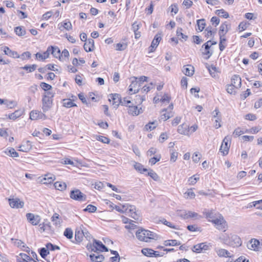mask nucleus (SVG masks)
Wrapping results in <instances>:
<instances>
[{"instance_id":"nucleus-1","label":"nucleus","mask_w":262,"mask_h":262,"mask_svg":"<svg viewBox=\"0 0 262 262\" xmlns=\"http://www.w3.org/2000/svg\"><path fill=\"white\" fill-rule=\"evenodd\" d=\"M219 238L225 244L233 247H238L242 243L240 237L237 235L232 233H225L222 234Z\"/></svg>"},{"instance_id":"nucleus-2","label":"nucleus","mask_w":262,"mask_h":262,"mask_svg":"<svg viewBox=\"0 0 262 262\" xmlns=\"http://www.w3.org/2000/svg\"><path fill=\"white\" fill-rule=\"evenodd\" d=\"M136 236L139 241L146 243L151 242L152 240H157L158 238L156 233L142 228L136 231Z\"/></svg>"},{"instance_id":"nucleus-3","label":"nucleus","mask_w":262,"mask_h":262,"mask_svg":"<svg viewBox=\"0 0 262 262\" xmlns=\"http://www.w3.org/2000/svg\"><path fill=\"white\" fill-rule=\"evenodd\" d=\"M211 222L220 230L225 231L227 228V223L221 214L217 213L213 220H211Z\"/></svg>"},{"instance_id":"nucleus-4","label":"nucleus","mask_w":262,"mask_h":262,"mask_svg":"<svg viewBox=\"0 0 262 262\" xmlns=\"http://www.w3.org/2000/svg\"><path fill=\"white\" fill-rule=\"evenodd\" d=\"M86 248L88 250L94 252L108 251L106 247L103 245L101 242L97 241L95 239H94L93 244H88Z\"/></svg>"},{"instance_id":"nucleus-5","label":"nucleus","mask_w":262,"mask_h":262,"mask_svg":"<svg viewBox=\"0 0 262 262\" xmlns=\"http://www.w3.org/2000/svg\"><path fill=\"white\" fill-rule=\"evenodd\" d=\"M212 120L213 121L214 127L217 129L221 127L222 117L219 110L216 108L211 113Z\"/></svg>"},{"instance_id":"nucleus-6","label":"nucleus","mask_w":262,"mask_h":262,"mask_svg":"<svg viewBox=\"0 0 262 262\" xmlns=\"http://www.w3.org/2000/svg\"><path fill=\"white\" fill-rule=\"evenodd\" d=\"M211 245L210 243H202L194 245L192 248L194 252L200 253L210 249Z\"/></svg>"},{"instance_id":"nucleus-7","label":"nucleus","mask_w":262,"mask_h":262,"mask_svg":"<svg viewBox=\"0 0 262 262\" xmlns=\"http://www.w3.org/2000/svg\"><path fill=\"white\" fill-rule=\"evenodd\" d=\"M231 139L229 136H226L223 140L221 145L220 151L222 153L223 156L227 155L229 152L230 146Z\"/></svg>"},{"instance_id":"nucleus-8","label":"nucleus","mask_w":262,"mask_h":262,"mask_svg":"<svg viewBox=\"0 0 262 262\" xmlns=\"http://www.w3.org/2000/svg\"><path fill=\"white\" fill-rule=\"evenodd\" d=\"M70 198L75 201L83 202L86 201V195L79 189L73 190L70 192Z\"/></svg>"},{"instance_id":"nucleus-9","label":"nucleus","mask_w":262,"mask_h":262,"mask_svg":"<svg viewBox=\"0 0 262 262\" xmlns=\"http://www.w3.org/2000/svg\"><path fill=\"white\" fill-rule=\"evenodd\" d=\"M26 217L28 222L33 226L39 225L41 221V217L39 215L32 213H27Z\"/></svg>"},{"instance_id":"nucleus-10","label":"nucleus","mask_w":262,"mask_h":262,"mask_svg":"<svg viewBox=\"0 0 262 262\" xmlns=\"http://www.w3.org/2000/svg\"><path fill=\"white\" fill-rule=\"evenodd\" d=\"M124 213L134 219H138V215L136 213V207L128 204H125V208Z\"/></svg>"},{"instance_id":"nucleus-11","label":"nucleus","mask_w":262,"mask_h":262,"mask_svg":"<svg viewBox=\"0 0 262 262\" xmlns=\"http://www.w3.org/2000/svg\"><path fill=\"white\" fill-rule=\"evenodd\" d=\"M86 238H90V234L88 232H84L81 229H76L75 234V238L77 242H80L82 241L83 237Z\"/></svg>"},{"instance_id":"nucleus-12","label":"nucleus","mask_w":262,"mask_h":262,"mask_svg":"<svg viewBox=\"0 0 262 262\" xmlns=\"http://www.w3.org/2000/svg\"><path fill=\"white\" fill-rule=\"evenodd\" d=\"M55 176L51 173H48L43 177L38 178L39 181L44 184H49L52 183L55 180Z\"/></svg>"},{"instance_id":"nucleus-13","label":"nucleus","mask_w":262,"mask_h":262,"mask_svg":"<svg viewBox=\"0 0 262 262\" xmlns=\"http://www.w3.org/2000/svg\"><path fill=\"white\" fill-rule=\"evenodd\" d=\"M173 106L172 103H171L168 106L169 111H167V109H164L162 110L160 116L161 120L166 121L172 116V113L171 111L173 109Z\"/></svg>"},{"instance_id":"nucleus-14","label":"nucleus","mask_w":262,"mask_h":262,"mask_svg":"<svg viewBox=\"0 0 262 262\" xmlns=\"http://www.w3.org/2000/svg\"><path fill=\"white\" fill-rule=\"evenodd\" d=\"M47 118L43 113L38 111H32L30 113V119L33 120H45Z\"/></svg>"},{"instance_id":"nucleus-15","label":"nucleus","mask_w":262,"mask_h":262,"mask_svg":"<svg viewBox=\"0 0 262 262\" xmlns=\"http://www.w3.org/2000/svg\"><path fill=\"white\" fill-rule=\"evenodd\" d=\"M121 97L118 94H111L108 96V100L112 102L115 108H117L121 103Z\"/></svg>"},{"instance_id":"nucleus-16","label":"nucleus","mask_w":262,"mask_h":262,"mask_svg":"<svg viewBox=\"0 0 262 262\" xmlns=\"http://www.w3.org/2000/svg\"><path fill=\"white\" fill-rule=\"evenodd\" d=\"M140 86V83L138 81L137 78H134V80L132 81L131 84L129 86V93L133 94L138 93Z\"/></svg>"},{"instance_id":"nucleus-17","label":"nucleus","mask_w":262,"mask_h":262,"mask_svg":"<svg viewBox=\"0 0 262 262\" xmlns=\"http://www.w3.org/2000/svg\"><path fill=\"white\" fill-rule=\"evenodd\" d=\"M161 39H162V33H159L155 36L154 38L151 42V46L149 47L150 52H152L155 50V49L157 48V47L159 45Z\"/></svg>"},{"instance_id":"nucleus-18","label":"nucleus","mask_w":262,"mask_h":262,"mask_svg":"<svg viewBox=\"0 0 262 262\" xmlns=\"http://www.w3.org/2000/svg\"><path fill=\"white\" fill-rule=\"evenodd\" d=\"M9 202L10 206L13 208H21L24 205V202L18 198L9 199Z\"/></svg>"},{"instance_id":"nucleus-19","label":"nucleus","mask_w":262,"mask_h":262,"mask_svg":"<svg viewBox=\"0 0 262 262\" xmlns=\"http://www.w3.org/2000/svg\"><path fill=\"white\" fill-rule=\"evenodd\" d=\"M58 28L61 31H70L72 29V25L70 20L66 19L58 25Z\"/></svg>"},{"instance_id":"nucleus-20","label":"nucleus","mask_w":262,"mask_h":262,"mask_svg":"<svg viewBox=\"0 0 262 262\" xmlns=\"http://www.w3.org/2000/svg\"><path fill=\"white\" fill-rule=\"evenodd\" d=\"M25 113V110L24 108H20L17 110H16L14 112L9 114L8 115H6V117L12 120H15L19 118L20 117L24 115Z\"/></svg>"},{"instance_id":"nucleus-21","label":"nucleus","mask_w":262,"mask_h":262,"mask_svg":"<svg viewBox=\"0 0 262 262\" xmlns=\"http://www.w3.org/2000/svg\"><path fill=\"white\" fill-rule=\"evenodd\" d=\"M17 262H37L32 258H30L26 253H20L16 256Z\"/></svg>"},{"instance_id":"nucleus-22","label":"nucleus","mask_w":262,"mask_h":262,"mask_svg":"<svg viewBox=\"0 0 262 262\" xmlns=\"http://www.w3.org/2000/svg\"><path fill=\"white\" fill-rule=\"evenodd\" d=\"M142 112L143 110L141 107H138L136 105H128V113L130 115L136 116Z\"/></svg>"},{"instance_id":"nucleus-23","label":"nucleus","mask_w":262,"mask_h":262,"mask_svg":"<svg viewBox=\"0 0 262 262\" xmlns=\"http://www.w3.org/2000/svg\"><path fill=\"white\" fill-rule=\"evenodd\" d=\"M247 247L250 250L258 251L260 248L259 242L256 239H252L248 243Z\"/></svg>"},{"instance_id":"nucleus-24","label":"nucleus","mask_w":262,"mask_h":262,"mask_svg":"<svg viewBox=\"0 0 262 262\" xmlns=\"http://www.w3.org/2000/svg\"><path fill=\"white\" fill-rule=\"evenodd\" d=\"M2 50L4 51L5 55H7L11 57L14 58H18L20 57V55L17 52L11 50L8 47L5 46L2 47Z\"/></svg>"},{"instance_id":"nucleus-25","label":"nucleus","mask_w":262,"mask_h":262,"mask_svg":"<svg viewBox=\"0 0 262 262\" xmlns=\"http://www.w3.org/2000/svg\"><path fill=\"white\" fill-rule=\"evenodd\" d=\"M215 252L219 257H232L233 254L225 249L219 248L215 249Z\"/></svg>"},{"instance_id":"nucleus-26","label":"nucleus","mask_w":262,"mask_h":262,"mask_svg":"<svg viewBox=\"0 0 262 262\" xmlns=\"http://www.w3.org/2000/svg\"><path fill=\"white\" fill-rule=\"evenodd\" d=\"M42 109L43 112H47L48 111L52 106V99L50 98H43L42 100Z\"/></svg>"},{"instance_id":"nucleus-27","label":"nucleus","mask_w":262,"mask_h":262,"mask_svg":"<svg viewBox=\"0 0 262 262\" xmlns=\"http://www.w3.org/2000/svg\"><path fill=\"white\" fill-rule=\"evenodd\" d=\"M234 88L239 89L241 86L242 82L241 78L239 76L237 75H234L232 76L231 79V84Z\"/></svg>"},{"instance_id":"nucleus-28","label":"nucleus","mask_w":262,"mask_h":262,"mask_svg":"<svg viewBox=\"0 0 262 262\" xmlns=\"http://www.w3.org/2000/svg\"><path fill=\"white\" fill-rule=\"evenodd\" d=\"M178 132L179 134L189 136L188 125L186 123H183L178 126Z\"/></svg>"},{"instance_id":"nucleus-29","label":"nucleus","mask_w":262,"mask_h":262,"mask_svg":"<svg viewBox=\"0 0 262 262\" xmlns=\"http://www.w3.org/2000/svg\"><path fill=\"white\" fill-rule=\"evenodd\" d=\"M18 150L23 152H28L31 148V143L29 141H27L18 147Z\"/></svg>"},{"instance_id":"nucleus-30","label":"nucleus","mask_w":262,"mask_h":262,"mask_svg":"<svg viewBox=\"0 0 262 262\" xmlns=\"http://www.w3.org/2000/svg\"><path fill=\"white\" fill-rule=\"evenodd\" d=\"M203 214L205 215L206 217L208 219L209 222H211V220H213L217 213L214 212L213 209L205 210L203 211Z\"/></svg>"},{"instance_id":"nucleus-31","label":"nucleus","mask_w":262,"mask_h":262,"mask_svg":"<svg viewBox=\"0 0 262 262\" xmlns=\"http://www.w3.org/2000/svg\"><path fill=\"white\" fill-rule=\"evenodd\" d=\"M4 105L5 107L8 109H12L16 107L17 105L16 101L14 100H9L8 99H4Z\"/></svg>"},{"instance_id":"nucleus-32","label":"nucleus","mask_w":262,"mask_h":262,"mask_svg":"<svg viewBox=\"0 0 262 262\" xmlns=\"http://www.w3.org/2000/svg\"><path fill=\"white\" fill-rule=\"evenodd\" d=\"M49 54L51 53L55 57L59 59L60 51L57 47H49L48 48Z\"/></svg>"},{"instance_id":"nucleus-33","label":"nucleus","mask_w":262,"mask_h":262,"mask_svg":"<svg viewBox=\"0 0 262 262\" xmlns=\"http://www.w3.org/2000/svg\"><path fill=\"white\" fill-rule=\"evenodd\" d=\"M183 72L188 76H191L194 74V68L190 65L184 66L183 68Z\"/></svg>"},{"instance_id":"nucleus-34","label":"nucleus","mask_w":262,"mask_h":262,"mask_svg":"<svg viewBox=\"0 0 262 262\" xmlns=\"http://www.w3.org/2000/svg\"><path fill=\"white\" fill-rule=\"evenodd\" d=\"M83 48L86 52L92 51L94 48V41L92 39H89L88 41L84 43Z\"/></svg>"},{"instance_id":"nucleus-35","label":"nucleus","mask_w":262,"mask_h":262,"mask_svg":"<svg viewBox=\"0 0 262 262\" xmlns=\"http://www.w3.org/2000/svg\"><path fill=\"white\" fill-rule=\"evenodd\" d=\"M229 29V27L226 22L222 24L220 27L219 30V35L220 36H225V34L228 32Z\"/></svg>"},{"instance_id":"nucleus-36","label":"nucleus","mask_w":262,"mask_h":262,"mask_svg":"<svg viewBox=\"0 0 262 262\" xmlns=\"http://www.w3.org/2000/svg\"><path fill=\"white\" fill-rule=\"evenodd\" d=\"M55 188L59 191H63L67 188V184L62 181H57L54 184Z\"/></svg>"},{"instance_id":"nucleus-37","label":"nucleus","mask_w":262,"mask_h":262,"mask_svg":"<svg viewBox=\"0 0 262 262\" xmlns=\"http://www.w3.org/2000/svg\"><path fill=\"white\" fill-rule=\"evenodd\" d=\"M90 257L93 262H101L104 259L103 256L98 253L91 254Z\"/></svg>"},{"instance_id":"nucleus-38","label":"nucleus","mask_w":262,"mask_h":262,"mask_svg":"<svg viewBox=\"0 0 262 262\" xmlns=\"http://www.w3.org/2000/svg\"><path fill=\"white\" fill-rule=\"evenodd\" d=\"M160 222H161L164 225L170 227V228L174 229L176 230L180 229L179 226L178 225H175L173 223L168 222L164 218L160 219Z\"/></svg>"},{"instance_id":"nucleus-39","label":"nucleus","mask_w":262,"mask_h":262,"mask_svg":"<svg viewBox=\"0 0 262 262\" xmlns=\"http://www.w3.org/2000/svg\"><path fill=\"white\" fill-rule=\"evenodd\" d=\"M208 70L210 75L212 77L215 78L219 77L218 73L219 72L217 71V68L215 66H211V67L208 68Z\"/></svg>"},{"instance_id":"nucleus-40","label":"nucleus","mask_w":262,"mask_h":262,"mask_svg":"<svg viewBox=\"0 0 262 262\" xmlns=\"http://www.w3.org/2000/svg\"><path fill=\"white\" fill-rule=\"evenodd\" d=\"M69 56V51L67 49H64L60 54L59 60L61 61H66L68 60Z\"/></svg>"},{"instance_id":"nucleus-41","label":"nucleus","mask_w":262,"mask_h":262,"mask_svg":"<svg viewBox=\"0 0 262 262\" xmlns=\"http://www.w3.org/2000/svg\"><path fill=\"white\" fill-rule=\"evenodd\" d=\"M133 166L136 170L141 173L147 171V169L144 168L143 166L139 163L135 162Z\"/></svg>"},{"instance_id":"nucleus-42","label":"nucleus","mask_w":262,"mask_h":262,"mask_svg":"<svg viewBox=\"0 0 262 262\" xmlns=\"http://www.w3.org/2000/svg\"><path fill=\"white\" fill-rule=\"evenodd\" d=\"M52 221L56 226L59 227L61 225V220L59 219V215L57 213H54L52 217Z\"/></svg>"},{"instance_id":"nucleus-43","label":"nucleus","mask_w":262,"mask_h":262,"mask_svg":"<svg viewBox=\"0 0 262 262\" xmlns=\"http://www.w3.org/2000/svg\"><path fill=\"white\" fill-rule=\"evenodd\" d=\"M62 105L64 107L67 108H70L73 106H76V105L72 102L71 99H64L62 100Z\"/></svg>"},{"instance_id":"nucleus-44","label":"nucleus","mask_w":262,"mask_h":262,"mask_svg":"<svg viewBox=\"0 0 262 262\" xmlns=\"http://www.w3.org/2000/svg\"><path fill=\"white\" fill-rule=\"evenodd\" d=\"M35 55L37 59L41 60H45L48 58L49 56L48 50L47 49V51L43 53H37Z\"/></svg>"},{"instance_id":"nucleus-45","label":"nucleus","mask_w":262,"mask_h":262,"mask_svg":"<svg viewBox=\"0 0 262 262\" xmlns=\"http://www.w3.org/2000/svg\"><path fill=\"white\" fill-rule=\"evenodd\" d=\"M5 153L11 157L16 158L19 156L18 154L15 151V150L13 148H7Z\"/></svg>"},{"instance_id":"nucleus-46","label":"nucleus","mask_w":262,"mask_h":262,"mask_svg":"<svg viewBox=\"0 0 262 262\" xmlns=\"http://www.w3.org/2000/svg\"><path fill=\"white\" fill-rule=\"evenodd\" d=\"M220 40L219 43L220 50L222 51L226 46V39L225 36H220Z\"/></svg>"},{"instance_id":"nucleus-47","label":"nucleus","mask_w":262,"mask_h":262,"mask_svg":"<svg viewBox=\"0 0 262 262\" xmlns=\"http://www.w3.org/2000/svg\"><path fill=\"white\" fill-rule=\"evenodd\" d=\"M142 253L148 257H153L154 250L150 248H143L141 250Z\"/></svg>"},{"instance_id":"nucleus-48","label":"nucleus","mask_w":262,"mask_h":262,"mask_svg":"<svg viewBox=\"0 0 262 262\" xmlns=\"http://www.w3.org/2000/svg\"><path fill=\"white\" fill-rule=\"evenodd\" d=\"M215 14L219 15V16L225 18H227L229 17L228 13L224 9H220L216 10Z\"/></svg>"},{"instance_id":"nucleus-49","label":"nucleus","mask_w":262,"mask_h":262,"mask_svg":"<svg viewBox=\"0 0 262 262\" xmlns=\"http://www.w3.org/2000/svg\"><path fill=\"white\" fill-rule=\"evenodd\" d=\"M200 177L199 174H195L190 177L188 179L189 184L190 185H194L197 181L199 180Z\"/></svg>"},{"instance_id":"nucleus-50","label":"nucleus","mask_w":262,"mask_h":262,"mask_svg":"<svg viewBox=\"0 0 262 262\" xmlns=\"http://www.w3.org/2000/svg\"><path fill=\"white\" fill-rule=\"evenodd\" d=\"M157 125V123L156 122H149L145 126L144 129L147 131H151L155 129Z\"/></svg>"},{"instance_id":"nucleus-51","label":"nucleus","mask_w":262,"mask_h":262,"mask_svg":"<svg viewBox=\"0 0 262 262\" xmlns=\"http://www.w3.org/2000/svg\"><path fill=\"white\" fill-rule=\"evenodd\" d=\"M171 100L170 96L166 94H164L160 98V102L163 104H168Z\"/></svg>"},{"instance_id":"nucleus-52","label":"nucleus","mask_w":262,"mask_h":262,"mask_svg":"<svg viewBox=\"0 0 262 262\" xmlns=\"http://www.w3.org/2000/svg\"><path fill=\"white\" fill-rule=\"evenodd\" d=\"M127 44L125 42L118 43L115 45V50L117 51H123L127 48Z\"/></svg>"},{"instance_id":"nucleus-53","label":"nucleus","mask_w":262,"mask_h":262,"mask_svg":"<svg viewBox=\"0 0 262 262\" xmlns=\"http://www.w3.org/2000/svg\"><path fill=\"white\" fill-rule=\"evenodd\" d=\"M95 138L97 140L103 143L108 144L110 143V139L100 135H96L95 136Z\"/></svg>"},{"instance_id":"nucleus-54","label":"nucleus","mask_w":262,"mask_h":262,"mask_svg":"<svg viewBox=\"0 0 262 262\" xmlns=\"http://www.w3.org/2000/svg\"><path fill=\"white\" fill-rule=\"evenodd\" d=\"M164 245L166 246H176V245H180L181 244L180 242H178L176 239H172V240H167L164 241Z\"/></svg>"},{"instance_id":"nucleus-55","label":"nucleus","mask_w":262,"mask_h":262,"mask_svg":"<svg viewBox=\"0 0 262 262\" xmlns=\"http://www.w3.org/2000/svg\"><path fill=\"white\" fill-rule=\"evenodd\" d=\"M198 29L200 31H202L205 28L206 24L204 19H199L197 20Z\"/></svg>"},{"instance_id":"nucleus-56","label":"nucleus","mask_w":262,"mask_h":262,"mask_svg":"<svg viewBox=\"0 0 262 262\" xmlns=\"http://www.w3.org/2000/svg\"><path fill=\"white\" fill-rule=\"evenodd\" d=\"M37 68V66L36 64L32 65H26L21 68L24 70L28 71L29 72H32L34 71Z\"/></svg>"},{"instance_id":"nucleus-57","label":"nucleus","mask_w":262,"mask_h":262,"mask_svg":"<svg viewBox=\"0 0 262 262\" xmlns=\"http://www.w3.org/2000/svg\"><path fill=\"white\" fill-rule=\"evenodd\" d=\"M245 133H246V132H244L241 128L237 127L234 129L233 133V136L234 137H237L244 134Z\"/></svg>"},{"instance_id":"nucleus-58","label":"nucleus","mask_w":262,"mask_h":262,"mask_svg":"<svg viewBox=\"0 0 262 262\" xmlns=\"http://www.w3.org/2000/svg\"><path fill=\"white\" fill-rule=\"evenodd\" d=\"M237 89L232 84L228 85L226 88L227 92L230 94H235Z\"/></svg>"},{"instance_id":"nucleus-59","label":"nucleus","mask_w":262,"mask_h":262,"mask_svg":"<svg viewBox=\"0 0 262 262\" xmlns=\"http://www.w3.org/2000/svg\"><path fill=\"white\" fill-rule=\"evenodd\" d=\"M63 234L69 239H71L73 237V231L70 228H67L64 231Z\"/></svg>"},{"instance_id":"nucleus-60","label":"nucleus","mask_w":262,"mask_h":262,"mask_svg":"<svg viewBox=\"0 0 262 262\" xmlns=\"http://www.w3.org/2000/svg\"><path fill=\"white\" fill-rule=\"evenodd\" d=\"M177 35L178 37L180 38V39H184V40H186V39L187 38V36L182 33V28H178L177 29Z\"/></svg>"},{"instance_id":"nucleus-61","label":"nucleus","mask_w":262,"mask_h":262,"mask_svg":"<svg viewBox=\"0 0 262 262\" xmlns=\"http://www.w3.org/2000/svg\"><path fill=\"white\" fill-rule=\"evenodd\" d=\"M185 197L186 199H193L195 197V193L192 190V189H189L187 191H186L185 193Z\"/></svg>"},{"instance_id":"nucleus-62","label":"nucleus","mask_w":262,"mask_h":262,"mask_svg":"<svg viewBox=\"0 0 262 262\" xmlns=\"http://www.w3.org/2000/svg\"><path fill=\"white\" fill-rule=\"evenodd\" d=\"M188 213V219L191 218L193 219H198L200 217V216L199 215V214L195 212L189 211Z\"/></svg>"},{"instance_id":"nucleus-63","label":"nucleus","mask_w":262,"mask_h":262,"mask_svg":"<svg viewBox=\"0 0 262 262\" xmlns=\"http://www.w3.org/2000/svg\"><path fill=\"white\" fill-rule=\"evenodd\" d=\"M54 93L52 91L49 90L47 91H45V92L44 93V94H43V98H47V99L50 98V99H52V98L54 97Z\"/></svg>"},{"instance_id":"nucleus-64","label":"nucleus","mask_w":262,"mask_h":262,"mask_svg":"<svg viewBox=\"0 0 262 262\" xmlns=\"http://www.w3.org/2000/svg\"><path fill=\"white\" fill-rule=\"evenodd\" d=\"M132 102L129 98L125 97L122 99H121L120 104H121L122 105H125L128 107V105H130V104Z\"/></svg>"}]
</instances>
